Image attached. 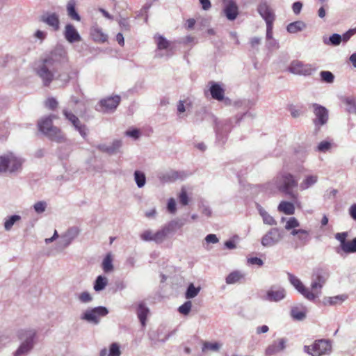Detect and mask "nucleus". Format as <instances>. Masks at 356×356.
Returning a JSON list of instances; mask_svg holds the SVG:
<instances>
[{
  "mask_svg": "<svg viewBox=\"0 0 356 356\" xmlns=\"http://www.w3.org/2000/svg\"><path fill=\"white\" fill-rule=\"evenodd\" d=\"M67 60V51L62 46L56 47L49 54L40 59L36 64L35 71L47 86L55 79L59 65Z\"/></svg>",
  "mask_w": 356,
  "mask_h": 356,
  "instance_id": "1",
  "label": "nucleus"
},
{
  "mask_svg": "<svg viewBox=\"0 0 356 356\" xmlns=\"http://www.w3.org/2000/svg\"><path fill=\"white\" fill-rule=\"evenodd\" d=\"M269 186L277 191L288 196L292 200L298 199V193L293 191V188L298 186V181L295 177L289 172L278 174L270 183Z\"/></svg>",
  "mask_w": 356,
  "mask_h": 356,
  "instance_id": "2",
  "label": "nucleus"
},
{
  "mask_svg": "<svg viewBox=\"0 0 356 356\" xmlns=\"http://www.w3.org/2000/svg\"><path fill=\"white\" fill-rule=\"evenodd\" d=\"M17 336L20 344L13 353V356H26L32 351L35 344L36 331L33 329L20 330L17 332Z\"/></svg>",
  "mask_w": 356,
  "mask_h": 356,
  "instance_id": "3",
  "label": "nucleus"
},
{
  "mask_svg": "<svg viewBox=\"0 0 356 356\" xmlns=\"http://www.w3.org/2000/svg\"><path fill=\"white\" fill-rule=\"evenodd\" d=\"M330 277L327 270L316 269L312 277L311 292L316 294V298L321 294V289Z\"/></svg>",
  "mask_w": 356,
  "mask_h": 356,
  "instance_id": "4",
  "label": "nucleus"
},
{
  "mask_svg": "<svg viewBox=\"0 0 356 356\" xmlns=\"http://www.w3.org/2000/svg\"><path fill=\"white\" fill-rule=\"evenodd\" d=\"M304 350L312 356H321L331 353L332 345L329 340L318 339L314 343L312 348L309 346H305Z\"/></svg>",
  "mask_w": 356,
  "mask_h": 356,
  "instance_id": "5",
  "label": "nucleus"
},
{
  "mask_svg": "<svg viewBox=\"0 0 356 356\" xmlns=\"http://www.w3.org/2000/svg\"><path fill=\"white\" fill-rule=\"evenodd\" d=\"M284 237L283 231L277 227L270 229L261 238V243L264 247H273L279 243Z\"/></svg>",
  "mask_w": 356,
  "mask_h": 356,
  "instance_id": "6",
  "label": "nucleus"
},
{
  "mask_svg": "<svg viewBox=\"0 0 356 356\" xmlns=\"http://www.w3.org/2000/svg\"><path fill=\"white\" fill-rule=\"evenodd\" d=\"M184 225V223L183 222H179V220H172L168 224L163 226L161 229L158 230L156 232H154L153 241L156 243H163L168 234L175 231V228H180Z\"/></svg>",
  "mask_w": 356,
  "mask_h": 356,
  "instance_id": "7",
  "label": "nucleus"
},
{
  "mask_svg": "<svg viewBox=\"0 0 356 356\" xmlns=\"http://www.w3.org/2000/svg\"><path fill=\"white\" fill-rule=\"evenodd\" d=\"M108 310L106 307L99 306L92 309H87L81 316V318L88 323L97 325L99 323L100 318L106 316Z\"/></svg>",
  "mask_w": 356,
  "mask_h": 356,
  "instance_id": "8",
  "label": "nucleus"
},
{
  "mask_svg": "<svg viewBox=\"0 0 356 356\" xmlns=\"http://www.w3.org/2000/svg\"><path fill=\"white\" fill-rule=\"evenodd\" d=\"M289 281L291 285L306 299L310 301H314L316 299V294L312 293L301 282V280L291 273H288Z\"/></svg>",
  "mask_w": 356,
  "mask_h": 356,
  "instance_id": "9",
  "label": "nucleus"
},
{
  "mask_svg": "<svg viewBox=\"0 0 356 356\" xmlns=\"http://www.w3.org/2000/svg\"><path fill=\"white\" fill-rule=\"evenodd\" d=\"M80 230L77 227H70L65 233L60 236V241L58 243L57 248L62 251L67 248L72 242L78 236Z\"/></svg>",
  "mask_w": 356,
  "mask_h": 356,
  "instance_id": "10",
  "label": "nucleus"
},
{
  "mask_svg": "<svg viewBox=\"0 0 356 356\" xmlns=\"http://www.w3.org/2000/svg\"><path fill=\"white\" fill-rule=\"evenodd\" d=\"M348 237V232H339L334 236V238L339 241L341 250L346 253H354L356 252V237L352 241H346Z\"/></svg>",
  "mask_w": 356,
  "mask_h": 356,
  "instance_id": "11",
  "label": "nucleus"
},
{
  "mask_svg": "<svg viewBox=\"0 0 356 356\" xmlns=\"http://www.w3.org/2000/svg\"><path fill=\"white\" fill-rule=\"evenodd\" d=\"M286 294V290L283 287L273 285L266 291L263 299L269 302H277L284 299Z\"/></svg>",
  "mask_w": 356,
  "mask_h": 356,
  "instance_id": "12",
  "label": "nucleus"
},
{
  "mask_svg": "<svg viewBox=\"0 0 356 356\" xmlns=\"http://www.w3.org/2000/svg\"><path fill=\"white\" fill-rule=\"evenodd\" d=\"M289 70L294 74L308 76L312 74L314 69L311 65L304 64L299 60H294L290 64Z\"/></svg>",
  "mask_w": 356,
  "mask_h": 356,
  "instance_id": "13",
  "label": "nucleus"
},
{
  "mask_svg": "<svg viewBox=\"0 0 356 356\" xmlns=\"http://www.w3.org/2000/svg\"><path fill=\"white\" fill-rule=\"evenodd\" d=\"M312 106L315 115L314 122L316 127L325 124L328 120V111L325 107L318 104H313Z\"/></svg>",
  "mask_w": 356,
  "mask_h": 356,
  "instance_id": "14",
  "label": "nucleus"
},
{
  "mask_svg": "<svg viewBox=\"0 0 356 356\" xmlns=\"http://www.w3.org/2000/svg\"><path fill=\"white\" fill-rule=\"evenodd\" d=\"M158 177L163 183L174 182L178 179H184L186 177V173L184 171L169 170L160 172Z\"/></svg>",
  "mask_w": 356,
  "mask_h": 356,
  "instance_id": "15",
  "label": "nucleus"
},
{
  "mask_svg": "<svg viewBox=\"0 0 356 356\" xmlns=\"http://www.w3.org/2000/svg\"><path fill=\"white\" fill-rule=\"evenodd\" d=\"M257 11L261 17L265 20L266 25L273 24L275 15L272 8L266 2H262L258 5Z\"/></svg>",
  "mask_w": 356,
  "mask_h": 356,
  "instance_id": "16",
  "label": "nucleus"
},
{
  "mask_svg": "<svg viewBox=\"0 0 356 356\" xmlns=\"http://www.w3.org/2000/svg\"><path fill=\"white\" fill-rule=\"evenodd\" d=\"M120 102V97L118 95L103 99L99 102V106H100V109H99V111L102 112L113 111L117 108ZM97 110H98V108H97Z\"/></svg>",
  "mask_w": 356,
  "mask_h": 356,
  "instance_id": "17",
  "label": "nucleus"
},
{
  "mask_svg": "<svg viewBox=\"0 0 356 356\" xmlns=\"http://www.w3.org/2000/svg\"><path fill=\"white\" fill-rule=\"evenodd\" d=\"M40 21L49 26L54 31H57L60 29L59 16L55 13H46L43 14Z\"/></svg>",
  "mask_w": 356,
  "mask_h": 356,
  "instance_id": "18",
  "label": "nucleus"
},
{
  "mask_svg": "<svg viewBox=\"0 0 356 356\" xmlns=\"http://www.w3.org/2000/svg\"><path fill=\"white\" fill-rule=\"evenodd\" d=\"M286 339L280 338L269 345L266 349L265 354L266 356L273 355L279 352L284 350L286 348Z\"/></svg>",
  "mask_w": 356,
  "mask_h": 356,
  "instance_id": "19",
  "label": "nucleus"
},
{
  "mask_svg": "<svg viewBox=\"0 0 356 356\" xmlns=\"http://www.w3.org/2000/svg\"><path fill=\"white\" fill-rule=\"evenodd\" d=\"M64 35L65 39L70 43L79 42L81 40V38L72 24H67L65 26Z\"/></svg>",
  "mask_w": 356,
  "mask_h": 356,
  "instance_id": "20",
  "label": "nucleus"
},
{
  "mask_svg": "<svg viewBox=\"0 0 356 356\" xmlns=\"http://www.w3.org/2000/svg\"><path fill=\"white\" fill-rule=\"evenodd\" d=\"M224 13L229 20H234L238 15V6L234 0H229L224 8Z\"/></svg>",
  "mask_w": 356,
  "mask_h": 356,
  "instance_id": "21",
  "label": "nucleus"
},
{
  "mask_svg": "<svg viewBox=\"0 0 356 356\" xmlns=\"http://www.w3.org/2000/svg\"><path fill=\"white\" fill-rule=\"evenodd\" d=\"M44 135L50 140L58 143H65L66 141V138L62 131L55 126Z\"/></svg>",
  "mask_w": 356,
  "mask_h": 356,
  "instance_id": "22",
  "label": "nucleus"
},
{
  "mask_svg": "<svg viewBox=\"0 0 356 356\" xmlns=\"http://www.w3.org/2000/svg\"><path fill=\"white\" fill-rule=\"evenodd\" d=\"M257 209L262 218L264 224L269 226L277 225V223L275 219L271 215H270L261 205L257 204Z\"/></svg>",
  "mask_w": 356,
  "mask_h": 356,
  "instance_id": "23",
  "label": "nucleus"
},
{
  "mask_svg": "<svg viewBox=\"0 0 356 356\" xmlns=\"http://www.w3.org/2000/svg\"><path fill=\"white\" fill-rule=\"evenodd\" d=\"M318 180V177L316 175H309L305 176V177L303 179V180L300 184V191H305L309 189V188L312 187L314 185H315Z\"/></svg>",
  "mask_w": 356,
  "mask_h": 356,
  "instance_id": "24",
  "label": "nucleus"
},
{
  "mask_svg": "<svg viewBox=\"0 0 356 356\" xmlns=\"http://www.w3.org/2000/svg\"><path fill=\"white\" fill-rule=\"evenodd\" d=\"M22 160L16 157L13 153H9V167L8 171L14 172L21 169Z\"/></svg>",
  "mask_w": 356,
  "mask_h": 356,
  "instance_id": "25",
  "label": "nucleus"
},
{
  "mask_svg": "<svg viewBox=\"0 0 356 356\" xmlns=\"http://www.w3.org/2000/svg\"><path fill=\"white\" fill-rule=\"evenodd\" d=\"M210 93L211 97L216 100L222 101L224 99V90L218 83H211Z\"/></svg>",
  "mask_w": 356,
  "mask_h": 356,
  "instance_id": "26",
  "label": "nucleus"
},
{
  "mask_svg": "<svg viewBox=\"0 0 356 356\" xmlns=\"http://www.w3.org/2000/svg\"><path fill=\"white\" fill-rule=\"evenodd\" d=\"M38 126L39 130L44 134H47V131L54 127L51 118L47 117L41 118L38 122Z\"/></svg>",
  "mask_w": 356,
  "mask_h": 356,
  "instance_id": "27",
  "label": "nucleus"
},
{
  "mask_svg": "<svg viewBox=\"0 0 356 356\" xmlns=\"http://www.w3.org/2000/svg\"><path fill=\"white\" fill-rule=\"evenodd\" d=\"M277 210L286 215H293L295 213V207L290 202L282 201L277 207Z\"/></svg>",
  "mask_w": 356,
  "mask_h": 356,
  "instance_id": "28",
  "label": "nucleus"
},
{
  "mask_svg": "<svg viewBox=\"0 0 356 356\" xmlns=\"http://www.w3.org/2000/svg\"><path fill=\"white\" fill-rule=\"evenodd\" d=\"M348 298L346 294L339 295L334 297H325L323 299L324 305H340Z\"/></svg>",
  "mask_w": 356,
  "mask_h": 356,
  "instance_id": "29",
  "label": "nucleus"
},
{
  "mask_svg": "<svg viewBox=\"0 0 356 356\" xmlns=\"http://www.w3.org/2000/svg\"><path fill=\"white\" fill-rule=\"evenodd\" d=\"M307 25L302 21H296L289 24L286 30L290 33H296L306 29Z\"/></svg>",
  "mask_w": 356,
  "mask_h": 356,
  "instance_id": "30",
  "label": "nucleus"
},
{
  "mask_svg": "<svg viewBox=\"0 0 356 356\" xmlns=\"http://www.w3.org/2000/svg\"><path fill=\"white\" fill-rule=\"evenodd\" d=\"M102 268L104 273H111L113 270V255L111 252L106 254L102 263Z\"/></svg>",
  "mask_w": 356,
  "mask_h": 356,
  "instance_id": "31",
  "label": "nucleus"
},
{
  "mask_svg": "<svg viewBox=\"0 0 356 356\" xmlns=\"http://www.w3.org/2000/svg\"><path fill=\"white\" fill-rule=\"evenodd\" d=\"M149 312V309L143 303L139 304L137 314L143 327L146 325V318Z\"/></svg>",
  "mask_w": 356,
  "mask_h": 356,
  "instance_id": "32",
  "label": "nucleus"
},
{
  "mask_svg": "<svg viewBox=\"0 0 356 356\" xmlns=\"http://www.w3.org/2000/svg\"><path fill=\"white\" fill-rule=\"evenodd\" d=\"M323 42L326 45L338 46L342 42L341 35L338 33H334L329 38L323 37Z\"/></svg>",
  "mask_w": 356,
  "mask_h": 356,
  "instance_id": "33",
  "label": "nucleus"
},
{
  "mask_svg": "<svg viewBox=\"0 0 356 356\" xmlns=\"http://www.w3.org/2000/svg\"><path fill=\"white\" fill-rule=\"evenodd\" d=\"M75 7H76L75 0H70L67 5V15L72 19H74L76 21H80L81 17H80L79 15L78 14V13L76 11Z\"/></svg>",
  "mask_w": 356,
  "mask_h": 356,
  "instance_id": "34",
  "label": "nucleus"
},
{
  "mask_svg": "<svg viewBox=\"0 0 356 356\" xmlns=\"http://www.w3.org/2000/svg\"><path fill=\"white\" fill-rule=\"evenodd\" d=\"M157 49L159 50H168L170 46V42L168 41L165 38L159 34H156L154 36Z\"/></svg>",
  "mask_w": 356,
  "mask_h": 356,
  "instance_id": "35",
  "label": "nucleus"
},
{
  "mask_svg": "<svg viewBox=\"0 0 356 356\" xmlns=\"http://www.w3.org/2000/svg\"><path fill=\"white\" fill-rule=\"evenodd\" d=\"M108 282V281L107 277L102 275L97 276L94 282V290L97 292L104 290L107 286Z\"/></svg>",
  "mask_w": 356,
  "mask_h": 356,
  "instance_id": "36",
  "label": "nucleus"
},
{
  "mask_svg": "<svg viewBox=\"0 0 356 356\" xmlns=\"http://www.w3.org/2000/svg\"><path fill=\"white\" fill-rule=\"evenodd\" d=\"M243 277V275L239 271H234L229 273L226 277L227 284H235Z\"/></svg>",
  "mask_w": 356,
  "mask_h": 356,
  "instance_id": "37",
  "label": "nucleus"
},
{
  "mask_svg": "<svg viewBox=\"0 0 356 356\" xmlns=\"http://www.w3.org/2000/svg\"><path fill=\"white\" fill-rule=\"evenodd\" d=\"M20 219L21 216L19 215H13L8 217V218L5 219L3 225L5 230L10 231L12 229L14 224L16 222L20 220Z\"/></svg>",
  "mask_w": 356,
  "mask_h": 356,
  "instance_id": "38",
  "label": "nucleus"
},
{
  "mask_svg": "<svg viewBox=\"0 0 356 356\" xmlns=\"http://www.w3.org/2000/svg\"><path fill=\"white\" fill-rule=\"evenodd\" d=\"M134 180L138 188H142L146 183V177L144 172L136 170L134 172Z\"/></svg>",
  "mask_w": 356,
  "mask_h": 356,
  "instance_id": "39",
  "label": "nucleus"
},
{
  "mask_svg": "<svg viewBox=\"0 0 356 356\" xmlns=\"http://www.w3.org/2000/svg\"><path fill=\"white\" fill-rule=\"evenodd\" d=\"M200 287H195L193 283H191L186 291L185 297L187 299H191L197 296L200 291Z\"/></svg>",
  "mask_w": 356,
  "mask_h": 356,
  "instance_id": "40",
  "label": "nucleus"
},
{
  "mask_svg": "<svg viewBox=\"0 0 356 356\" xmlns=\"http://www.w3.org/2000/svg\"><path fill=\"white\" fill-rule=\"evenodd\" d=\"M230 129L229 126L228 124V122L225 121V122H216V132L217 138H219L220 136L222 135L223 131L227 132Z\"/></svg>",
  "mask_w": 356,
  "mask_h": 356,
  "instance_id": "41",
  "label": "nucleus"
},
{
  "mask_svg": "<svg viewBox=\"0 0 356 356\" xmlns=\"http://www.w3.org/2000/svg\"><path fill=\"white\" fill-rule=\"evenodd\" d=\"M298 243H297V246H304L309 241L310 236L308 231L302 229V232L298 236Z\"/></svg>",
  "mask_w": 356,
  "mask_h": 356,
  "instance_id": "42",
  "label": "nucleus"
},
{
  "mask_svg": "<svg viewBox=\"0 0 356 356\" xmlns=\"http://www.w3.org/2000/svg\"><path fill=\"white\" fill-rule=\"evenodd\" d=\"M9 153L0 156V173L8 171Z\"/></svg>",
  "mask_w": 356,
  "mask_h": 356,
  "instance_id": "43",
  "label": "nucleus"
},
{
  "mask_svg": "<svg viewBox=\"0 0 356 356\" xmlns=\"http://www.w3.org/2000/svg\"><path fill=\"white\" fill-rule=\"evenodd\" d=\"M292 318L297 321H302L306 317L305 312L299 310L298 307H293L291 311Z\"/></svg>",
  "mask_w": 356,
  "mask_h": 356,
  "instance_id": "44",
  "label": "nucleus"
},
{
  "mask_svg": "<svg viewBox=\"0 0 356 356\" xmlns=\"http://www.w3.org/2000/svg\"><path fill=\"white\" fill-rule=\"evenodd\" d=\"M220 348H221V344H220L218 342L211 343V342L206 341L203 343L202 350L203 352H204L207 350H210L213 352H217L220 350Z\"/></svg>",
  "mask_w": 356,
  "mask_h": 356,
  "instance_id": "45",
  "label": "nucleus"
},
{
  "mask_svg": "<svg viewBox=\"0 0 356 356\" xmlns=\"http://www.w3.org/2000/svg\"><path fill=\"white\" fill-rule=\"evenodd\" d=\"M346 111L350 113L356 115V102L353 98H346L345 100Z\"/></svg>",
  "mask_w": 356,
  "mask_h": 356,
  "instance_id": "46",
  "label": "nucleus"
},
{
  "mask_svg": "<svg viewBox=\"0 0 356 356\" xmlns=\"http://www.w3.org/2000/svg\"><path fill=\"white\" fill-rule=\"evenodd\" d=\"M34 211L38 213H42L46 211L47 203L45 201H38L33 206Z\"/></svg>",
  "mask_w": 356,
  "mask_h": 356,
  "instance_id": "47",
  "label": "nucleus"
},
{
  "mask_svg": "<svg viewBox=\"0 0 356 356\" xmlns=\"http://www.w3.org/2000/svg\"><path fill=\"white\" fill-rule=\"evenodd\" d=\"M192 302L191 301H186L183 305L179 307L178 312L183 315H188L191 309Z\"/></svg>",
  "mask_w": 356,
  "mask_h": 356,
  "instance_id": "48",
  "label": "nucleus"
},
{
  "mask_svg": "<svg viewBox=\"0 0 356 356\" xmlns=\"http://www.w3.org/2000/svg\"><path fill=\"white\" fill-rule=\"evenodd\" d=\"M92 299V296L88 291H83L78 296V300L82 303H89Z\"/></svg>",
  "mask_w": 356,
  "mask_h": 356,
  "instance_id": "49",
  "label": "nucleus"
},
{
  "mask_svg": "<svg viewBox=\"0 0 356 356\" xmlns=\"http://www.w3.org/2000/svg\"><path fill=\"white\" fill-rule=\"evenodd\" d=\"M320 75L321 79L326 83H331L334 81V76L329 71H322L321 72Z\"/></svg>",
  "mask_w": 356,
  "mask_h": 356,
  "instance_id": "50",
  "label": "nucleus"
},
{
  "mask_svg": "<svg viewBox=\"0 0 356 356\" xmlns=\"http://www.w3.org/2000/svg\"><path fill=\"white\" fill-rule=\"evenodd\" d=\"M299 226H300V223H299L298 220L294 217H291L286 221V223L285 225V229L286 230H290V229H294L296 227H298Z\"/></svg>",
  "mask_w": 356,
  "mask_h": 356,
  "instance_id": "51",
  "label": "nucleus"
},
{
  "mask_svg": "<svg viewBox=\"0 0 356 356\" xmlns=\"http://www.w3.org/2000/svg\"><path fill=\"white\" fill-rule=\"evenodd\" d=\"M120 355L121 351L119 345L116 343H111L108 356H120Z\"/></svg>",
  "mask_w": 356,
  "mask_h": 356,
  "instance_id": "52",
  "label": "nucleus"
},
{
  "mask_svg": "<svg viewBox=\"0 0 356 356\" xmlns=\"http://www.w3.org/2000/svg\"><path fill=\"white\" fill-rule=\"evenodd\" d=\"M331 143L326 140H323L321 141L317 146V150L321 152H326L331 149Z\"/></svg>",
  "mask_w": 356,
  "mask_h": 356,
  "instance_id": "53",
  "label": "nucleus"
},
{
  "mask_svg": "<svg viewBox=\"0 0 356 356\" xmlns=\"http://www.w3.org/2000/svg\"><path fill=\"white\" fill-rule=\"evenodd\" d=\"M122 147V141L120 140H114L111 145H109L110 147V154H114L120 149Z\"/></svg>",
  "mask_w": 356,
  "mask_h": 356,
  "instance_id": "54",
  "label": "nucleus"
},
{
  "mask_svg": "<svg viewBox=\"0 0 356 356\" xmlns=\"http://www.w3.org/2000/svg\"><path fill=\"white\" fill-rule=\"evenodd\" d=\"M140 237L144 241H153L154 232L150 229H147L140 234Z\"/></svg>",
  "mask_w": 356,
  "mask_h": 356,
  "instance_id": "55",
  "label": "nucleus"
},
{
  "mask_svg": "<svg viewBox=\"0 0 356 356\" xmlns=\"http://www.w3.org/2000/svg\"><path fill=\"white\" fill-rule=\"evenodd\" d=\"M179 202L184 205L186 206L188 204V197L187 195L186 191L185 188H182L181 190V193L179 195Z\"/></svg>",
  "mask_w": 356,
  "mask_h": 356,
  "instance_id": "56",
  "label": "nucleus"
},
{
  "mask_svg": "<svg viewBox=\"0 0 356 356\" xmlns=\"http://www.w3.org/2000/svg\"><path fill=\"white\" fill-rule=\"evenodd\" d=\"M167 209L170 213H175L177 211L176 202L174 198H170L168 202Z\"/></svg>",
  "mask_w": 356,
  "mask_h": 356,
  "instance_id": "57",
  "label": "nucleus"
},
{
  "mask_svg": "<svg viewBox=\"0 0 356 356\" xmlns=\"http://www.w3.org/2000/svg\"><path fill=\"white\" fill-rule=\"evenodd\" d=\"M58 102L55 98H49L45 102V106L51 110H54L58 106Z\"/></svg>",
  "mask_w": 356,
  "mask_h": 356,
  "instance_id": "58",
  "label": "nucleus"
},
{
  "mask_svg": "<svg viewBox=\"0 0 356 356\" xmlns=\"http://www.w3.org/2000/svg\"><path fill=\"white\" fill-rule=\"evenodd\" d=\"M356 33V29H349L341 35L342 41L344 42H348L350 38Z\"/></svg>",
  "mask_w": 356,
  "mask_h": 356,
  "instance_id": "59",
  "label": "nucleus"
},
{
  "mask_svg": "<svg viewBox=\"0 0 356 356\" xmlns=\"http://www.w3.org/2000/svg\"><path fill=\"white\" fill-rule=\"evenodd\" d=\"M291 116L294 118H297L300 116L302 111L300 109L296 108L295 106H290L289 108Z\"/></svg>",
  "mask_w": 356,
  "mask_h": 356,
  "instance_id": "60",
  "label": "nucleus"
},
{
  "mask_svg": "<svg viewBox=\"0 0 356 356\" xmlns=\"http://www.w3.org/2000/svg\"><path fill=\"white\" fill-rule=\"evenodd\" d=\"M63 114L64 115L65 118L71 123L78 118L74 114L69 111L67 109H63Z\"/></svg>",
  "mask_w": 356,
  "mask_h": 356,
  "instance_id": "61",
  "label": "nucleus"
},
{
  "mask_svg": "<svg viewBox=\"0 0 356 356\" xmlns=\"http://www.w3.org/2000/svg\"><path fill=\"white\" fill-rule=\"evenodd\" d=\"M205 241L207 243H217L219 240L216 234H209L205 237Z\"/></svg>",
  "mask_w": 356,
  "mask_h": 356,
  "instance_id": "62",
  "label": "nucleus"
},
{
  "mask_svg": "<svg viewBox=\"0 0 356 356\" xmlns=\"http://www.w3.org/2000/svg\"><path fill=\"white\" fill-rule=\"evenodd\" d=\"M302 8V3L300 1H296V2L293 3L292 5L293 12L296 15H298L300 13Z\"/></svg>",
  "mask_w": 356,
  "mask_h": 356,
  "instance_id": "63",
  "label": "nucleus"
},
{
  "mask_svg": "<svg viewBox=\"0 0 356 356\" xmlns=\"http://www.w3.org/2000/svg\"><path fill=\"white\" fill-rule=\"evenodd\" d=\"M248 262L252 265L262 266L264 264L263 261L258 257H251L248 259Z\"/></svg>",
  "mask_w": 356,
  "mask_h": 356,
  "instance_id": "64",
  "label": "nucleus"
}]
</instances>
